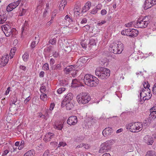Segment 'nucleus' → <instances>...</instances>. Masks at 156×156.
Instances as JSON below:
<instances>
[{
  "mask_svg": "<svg viewBox=\"0 0 156 156\" xmlns=\"http://www.w3.org/2000/svg\"><path fill=\"white\" fill-rule=\"evenodd\" d=\"M95 75L102 80L106 79L110 76V70L108 69L103 67H99L95 71Z\"/></svg>",
  "mask_w": 156,
  "mask_h": 156,
  "instance_id": "obj_1",
  "label": "nucleus"
},
{
  "mask_svg": "<svg viewBox=\"0 0 156 156\" xmlns=\"http://www.w3.org/2000/svg\"><path fill=\"white\" fill-rule=\"evenodd\" d=\"M42 69L44 70H48L49 69V66L48 63H45L42 67Z\"/></svg>",
  "mask_w": 156,
  "mask_h": 156,
  "instance_id": "obj_45",
  "label": "nucleus"
},
{
  "mask_svg": "<svg viewBox=\"0 0 156 156\" xmlns=\"http://www.w3.org/2000/svg\"><path fill=\"white\" fill-rule=\"evenodd\" d=\"M26 11L27 10L26 9H22V11L19 13V16H23L25 14Z\"/></svg>",
  "mask_w": 156,
  "mask_h": 156,
  "instance_id": "obj_48",
  "label": "nucleus"
},
{
  "mask_svg": "<svg viewBox=\"0 0 156 156\" xmlns=\"http://www.w3.org/2000/svg\"><path fill=\"white\" fill-rule=\"evenodd\" d=\"M29 27V24L28 23V21H25L24 25L22 27V34H23L24 31L26 30L27 29V27Z\"/></svg>",
  "mask_w": 156,
  "mask_h": 156,
  "instance_id": "obj_27",
  "label": "nucleus"
},
{
  "mask_svg": "<svg viewBox=\"0 0 156 156\" xmlns=\"http://www.w3.org/2000/svg\"><path fill=\"white\" fill-rule=\"evenodd\" d=\"M2 29L6 37H9L12 35V37H14L16 34V29L15 28L12 29L10 26L8 24L2 26Z\"/></svg>",
  "mask_w": 156,
  "mask_h": 156,
  "instance_id": "obj_5",
  "label": "nucleus"
},
{
  "mask_svg": "<svg viewBox=\"0 0 156 156\" xmlns=\"http://www.w3.org/2000/svg\"><path fill=\"white\" fill-rule=\"evenodd\" d=\"M133 22H130L127 23L126 24H125V26L126 27H130L132 26L133 24Z\"/></svg>",
  "mask_w": 156,
  "mask_h": 156,
  "instance_id": "obj_56",
  "label": "nucleus"
},
{
  "mask_svg": "<svg viewBox=\"0 0 156 156\" xmlns=\"http://www.w3.org/2000/svg\"><path fill=\"white\" fill-rule=\"evenodd\" d=\"M130 29H126L122 31L121 34L122 35L129 36Z\"/></svg>",
  "mask_w": 156,
  "mask_h": 156,
  "instance_id": "obj_25",
  "label": "nucleus"
},
{
  "mask_svg": "<svg viewBox=\"0 0 156 156\" xmlns=\"http://www.w3.org/2000/svg\"><path fill=\"white\" fill-rule=\"evenodd\" d=\"M83 27H84L83 30L85 31H87L89 30L90 27L89 25H86L85 26H84Z\"/></svg>",
  "mask_w": 156,
  "mask_h": 156,
  "instance_id": "obj_53",
  "label": "nucleus"
},
{
  "mask_svg": "<svg viewBox=\"0 0 156 156\" xmlns=\"http://www.w3.org/2000/svg\"><path fill=\"white\" fill-rule=\"evenodd\" d=\"M7 16L5 14L0 15V24H2L6 20Z\"/></svg>",
  "mask_w": 156,
  "mask_h": 156,
  "instance_id": "obj_24",
  "label": "nucleus"
},
{
  "mask_svg": "<svg viewBox=\"0 0 156 156\" xmlns=\"http://www.w3.org/2000/svg\"><path fill=\"white\" fill-rule=\"evenodd\" d=\"M138 52L136 53V52H135L131 55L133 60L134 61H136L140 57L141 58H143L142 56H139L140 55H141L142 52L140 51H138Z\"/></svg>",
  "mask_w": 156,
  "mask_h": 156,
  "instance_id": "obj_19",
  "label": "nucleus"
},
{
  "mask_svg": "<svg viewBox=\"0 0 156 156\" xmlns=\"http://www.w3.org/2000/svg\"><path fill=\"white\" fill-rule=\"evenodd\" d=\"M37 44H36V41H33L30 45V47L31 49H33L37 45Z\"/></svg>",
  "mask_w": 156,
  "mask_h": 156,
  "instance_id": "obj_51",
  "label": "nucleus"
},
{
  "mask_svg": "<svg viewBox=\"0 0 156 156\" xmlns=\"http://www.w3.org/2000/svg\"><path fill=\"white\" fill-rule=\"evenodd\" d=\"M115 94L119 98H120L122 97V94L121 93H120L119 91H116L115 92Z\"/></svg>",
  "mask_w": 156,
  "mask_h": 156,
  "instance_id": "obj_57",
  "label": "nucleus"
},
{
  "mask_svg": "<svg viewBox=\"0 0 156 156\" xmlns=\"http://www.w3.org/2000/svg\"><path fill=\"white\" fill-rule=\"evenodd\" d=\"M73 98V95L71 93H69L64 96V100L62 102L65 103V102H70L72 101L71 100Z\"/></svg>",
  "mask_w": 156,
  "mask_h": 156,
  "instance_id": "obj_15",
  "label": "nucleus"
},
{
  "mask_svg": "<svg viewBox=\"0 0 156 156\" xmlns=\"http://www.w3.org/2000/svg\"><path fill=\"white\" fill-rule=\"evenodd\" d=\"M1 62L4 66L8 62V58L5 56H3L1 59Z\"/></svg>",
  "mask_w": 156,
  "mask_h": 156,
  "instance_id": "obj_31",
  "label": "nucleus"
},
{
  "mask_svg": "<svg viewBox=\"0 0 156 156\" xmlns=\"http://www.w3.org/2000/svg\"><path fill=\"white\" fill-rule=\"evenodd\" d=\"M142 89L140 92L141 103H143L146 100L150 99L152 96L150 89Z\"/></svg>",
  "mask_w": 156,
  "mask_h": 156,
  "instance_id": "obj_6",
  "label": "nucleus"
},
{
  "mask_svg": "<svg viewBox=\"0 0 156 156\" xmlns=\"http://www.w3.org/2000/svg\"><path fill=\"white\" fill-rule=\"evenodd\" d=\"M136 74L137 75V77H139V76H141L143 75V72L141 71H138L136 73Z\"/></svg>",
  "mask_w": 156,
  "mask_h": 156,
  "instance_id": "obj_55",
  "label": "nucleus"
},
{
  "mask_svg": "<svg viewBox=\"0 0 156 156\" xmlns=\"http://www.w3.org/2000/svg\"><path fill=\"white\" fill-rule=\"evenodd\" d=\"M57 12L58 10L57 9H55L53 11L52 13L51 20L50 21H49V24L52 23V21L55 17V16L57 13Z\"/></svg>",
  "mask_w": 156,
  "mask_h": 156,
  "instance_id": "obj_26",
  "label": "nucleus"
},
{
  "mask_svg": "<svg viewBox=\"0 0 156 156\" xmlns=\"http://www.w3.org/2000/svg\"><path fill=\"white\" fill-rule=\"evenodd\" d=\"M113 132V129L111 127H108L104 129L102 132L103 135L106 137H108Z\"/></svg>",
  "mask_w": 156,
  "mask_h": 156,
  "instance_id": "obj_12",
  "label": "nucleus"
},
{
  "mask_svg": "<svg viewBox=\"0 0 156 156\" xmlns=\"http://www.w3.org/2000/svg\"><path fill=\"white\" fill-rule=\"evenodd\" d=\"M13 7H12L11 4H9L7 6L6 10L8 12H10L13 9Z\"/></svg>",
  "mask_w": 156,
  "mask_h": 156,
  "instance_id": "obj_41",
  "label": "nucleus"
},
{
  "mask_svg": "<svg viewBox=\"0 0 156 156\" xmlns=\"http://www.w3.org/2000/svg\"><path fill=\"white\" fill-rule=\"evenodd\" d=\"M106 21L105 20L102 21L101 22L98 23V25L99 26H101L103 24L105 23Z\"/></svg>",
  "mask_w": 156,
  "mask_h": 156,
  "instance_id": "obj_61",
  "label": "nucleus"
},
{
  "mask_svg": "<svg viewBox=\"0 0 156 156\" xmlns=\"http://www.w3.org/2000/svg\"><path fill=\"white\" fill-rule=\"evenodd\" d=\"M47 95L44 93H42L40 95V99L43 101H45L47 99Z\"/></svg>",
  "mask_w": 156,
  "mask_h": 156,
  "instance_id": "obj_39",
  "label": "nucleus"
},
{
  "mask_svg": "<svg viewBox=\"0 0 156 156\" xmlns=\"http://www.w3.org/2000/svg\"><path fill=\"white\" fill-rule=\"evenodd\" d=\"M10 87H8V88H7V90H6V91H5V95H7L9 94V91H10Z\"/></svg>",
  "mask_w": 156,
  "mask_h": 156,
  "instance_id": "obj_62",
  "label": "nucleus"
},
{
  "mask_svg": "<svg viewBox=\"0 0 156 156\" xmlns=\"http://www.w3.org/2000/svg\"><path fill=\"white\" fill-rule=\"evenodd\" d=\"M89 9H88L85 5L82 8L81 12L84 13L88 10Z\"/></svg>",
  "mask_w": 156,
  "mask_h": 156,
  "instance_id": "obj_46",
  "label": "nucleus"
},
{
  "mask_svg": "<svg viewBox=\"0 0 156 156\" xmlns=\"http://www.w3.org/2000/svg\"><path fill=\"white\" fill-rule=\"evenodd\" d=\"M76 100L79 104L85 105L90 101L91 97L87 93L82 92L77 95Z\"/></svg>",
  "mask_w": 156,
  "mask_h": 156,
  "instance_id": "obj_4",
  "label": "nucleus"
},
{
  "mask_svg": "<svg viewBox=\"0 0 156 156\" xmlns=\"http://www.w3.org/2000/svg\"><path fill=\"white\" fill-rule=\"evenodd\" d=\"M77 80L76 79H74L73 80L72 83V86L73 87H77L79 85L77 84Z\"/></svg>",
  "mask_w": 156,
  "mask_h": 156,
  "instance_id": "obj_33",
  "label": "nucleus"
},
{
  "mask_svg": "<svg viewBox=\"0 0 156 156\" xmlns=\"http://www.w3.org/2000/svg\"><path fill=\"white\" fill-rule=\"evenodd\" d=\"M49 151L48 150H47L43 154V156H48Z\"/></svg>",
  "mask_w": 156,
  "mask_h": 156,
  "instance_id": "obj_64",
  "label": "nucleus"
},
{
  "mask_svg": "<svg viewBox=\"0 0 156 156\" xmlns=\"http://www.w3.org/2000/svg\"><path fill=\"white\" fill-rule=\"evenodd\" d=\"M99 83V80L97 78L94 76L89 84V86L91 87H96L97 86Z\"/></svg>",
  "mask_w": 156,
  "mask_h": 156,
  "instance_id": "obj_17",
  "label": "nucleus"
},
{
  "mask_svg": "<svg viewBox=\"0 0 156 156\" xmlns=\"http://www.w3.org/2000/svg\"><path fill=\"white\" fill-rule=\"evenodd\" d=\"M143 86L144 88L142 89H144L147 90L148 89H150L149 87H150V85L147 81H144L143 83Z\"/></svg>",
  "mask_w": 156,
  "mask_h": 156,
  "instance_id": "obj_30",
  "label": "nucleus"
},
{
  "mask_svg": "<svg viewBox=\"0 0 156 156\" xmlns=\"http://www.w3.org/2000/svg\"><path fill=\"white\" fill-rule=\"evenodd\" d=\"M24 142L23 141H21V143L20 144V145L18 147V149L19 150H21L22 148H23L24 147Z\"/></svg>",
  "mask_w": 156,
  "mask_h": 156,
  "instance_id": "obj_47",
  "label": "nucleus"
},
{
  "mask_svg": "<svg viewBox=\"0 0 156 156\" xmlns=\"http://www.w3.org/2000/svg\"><path fill=\"white\" fill-rule=\"evenodd\" d=\"M34 151L33 150H30L25 153L23 156H34Z\"/></svg>",
  "mask_w": 156,
  "mask_h": 156,
  "instance_id": "obj_32",
  "label": "nucleus"
},
{
  "mask_svg": "<svg viewBox=\"0 0 156 156\" xmlns=\"http://www.w3.org/2000/svg\"><path fill=\"white\" fill-rule=\"evenodd\" d=\"M67 145L66 143L65 142L63 141L60 142L58 145V147H64L66 146Z\"/></svg>",
  "mask_w": 156,
  "mask_h": 156,
  "instance_id": "obj_43",
  "label": "nucleus"
},
{
  "mask_svg": "<svg viewBox=\"0 0 156 156\" xmlns=\"http://www.w3.org/2000/svg\"><path fill=\"white\" fill-rule=\"evenodd\" d=\"M107 11L105 9H102L101 11V14L102 16L106 15L107 13Z\"/></svg>",
  "mask_w": 156,
  "mask_h": 156,
  "instance_id": "obj_58",
  "label": "nucleus"
},
{
  "mask_svg": "<svg viewBox=\"0 0 156 156\" xmlns=\"http://www.w3.org/2000/svg\"><path fill=\"white\" fill-rule=\"evenodd\" d=\"M85 5L90 9L91 6V3L90 2L88 1L85 3Z\"/></svg>",
  "mask_w": 156,
  "mask_h": 156,
  "instance_id": "obj_50",
  "label": "nucleus"
},
{
  "mask_svg": "<svg viewBox=\"0 0 156 156\" xmlns=\"http://www.w3.org/2000/svg\"><path fill=\"white\" fill-rule=\"evenodd\" d=\"M146 156H156V154L154 151H150L147 152Z\"/></svg>",
  "mask_w": 156,
  "mask_h": 156,
  "instance_id": "obj_36",
  "label": "nucleus"
},
{
  "mask_svg": "<svg viewBox=\"0 0 156 156\" xmlns=\"http://www.w3.org/2000/svg\"><path fill=\"white\" fill-rule=\"evenodd\" d=\"M73 11L74 12V17H77L80 15L81 12V8L80 6H76L74 8Z\"/></svg>",
  "mask_w": 156,
  "mask_h": 156,
  "instance_id": "obj_18",
  "label": "nucleus"
},
{
  "mask_svg": "<svg viewBox=\"0 0 156 156\" xmlns=\"http://www.w3.org/2000/svg\"><path fill=\"white\" fill-rule=\"evenodd\" d=\"M152 91L154 94H156V83L153 85L152 87Z\"/></svg>",
  "mask_w": 156,
  "mask_h": 156,
  "instance_id": "obj_49",
  "label": "nucleus"
},
{
  "mask_svg": "<svg viewBox=\"0 0 156 156\" xmlns=\"http://www.w3.org/2000/svg\"><path fill=\"white\" fill-rule=\"evenodd\" d=\"M124 48L123 44L120 41L117 43L113 42L109 45V50L111 52L115 54H121Z\"/></svg>",
  "mask_w": 156,
  "mask_h": 156,
  "instance_id": "obj_3",
  "label": "nucleus"
},
{
  "mask_svg": "<svg viewBox=\"0 0 156 156\" xmlns=\"http://www.w3.org/2000/svg\"><path fill=\"white\" fill-rule=\"evenodd\" d=\"M54 127L56 129L61 130L63 128V123L60 121H56L53 125Z\"/></svg>",
  "mask_w": 156,
  "mask_h": 156,
  "instance_id": "obj_20",
  "label": "nucleus"
},
{
  "mask_svg": "<svg viewBox=\"0 0 156 156\" xmlns=\"http://www.w3.org/2000/svg\"><path fill=\"white\" fill-rule=\"evenodd\" d=\"M57 143L56 142H51L50 143V144L51 145L53 146V147H56L57 146Z\"/></svg>",
  "mask_w": 156,
  "mask_h": 156,
  "instance_id": "obj_60",
  "label": "nucleus"
},
{
  "mask_svg": "<svg viewBox=\"0 0 156 156\" xmlns=\"http://www.w3.org/2000/svg\"><path fill=\"white\" fill-rule=\"evenodd\" d=\"M143 124L141 122H135L127 124L126 125L127 130L132 133H137L143 129Z\"/></svg>",
  "mask_w": 156,
  "mask_h": 156,
  "instance_id": "obj_2",
  "label": "nucleus"
},
{
  "mask_svg": "<svg viewBox=\"0 0 156 156\" xmlns=\"http://www.w3.org/2000/svg\"><path fill=\"white\" fill-rule=\"evenodd\" d=\"M21 0H18L16 2H13L11 4V5L13 7V9L16 8L17 6L19 5Z\"/></svg>",
  "mask_w": 156,
  "mask_h": 156,
  "instance_id": "obj_28",
  "label": "nucleus"
},
{
  "mask_svg": "<svg viewBox=\"0 0 156 156\" xmlns=\"http://www.w3.org/2000/svg\"><path fill=\"white\" fill-rule=\"evenodd\" d=\"M56 42V39L55 38H54L49 41V43L51 44L52 45L55 44Z\"/></svg>",
  "mask_w": 156,
  "mask_h": 156,
  "instance_id": "obj_44",
  "label": "nucleus"
},
{
  "mask_svg": "<svg viewBox=\"0 0 156 156\" xmlns=\"http://www.w3.org/2000/svg\"><path fill=\"white\" fill-rule=\"evenodd\" d=\"M149 23L148 16H145L143 18L142 20L138 19L135 26L136 27L145 28L147 27Z\"/></svg>",
  "mask_w": 156,
  "mask_h": 156,
  "instance_id": "obj_7",
  "label": "nucleus"
},
{
  "mask_svg": "<svg viewBox=\"0 0 156 156\" xmlns=\"http://www.w3.org/2000/svg\"><path fill=\"white\" fill-rule=\"evenodd\" d=\"M65 20L66 21H68L70 23L73 22V19L70 17L68 15H66L65 17Z\"/></svg>",
  "mask_w": 156,
  "mask_h": 156,
  "instance_id": "obj_40",
  "label": "nucleus"
},
{
  "mask_svg": "<svg viewBox=\"0 0 156 156\" xmlns=\"http://www.w3.org/2000/svg\"><path fill=\"white\" fill-rule=\"evenodd\" d=\"M93 76L89 74L85 75L83 79L84 82L85 84L89 86Z\"/></svg>",
  "mask_w": 156,
  "mask_h": 156,
  "instance_id": "obj_14",
  "label": "nucleus"
},
{
  "mask_svg": "<svg viewBox=\"0 0 156 156\" xmlns=\"http://www.w3.org/2000/svg\"><path fill=\"white\" fill-rule=\"evenodd\" d=\"M113 143L112 140H108L101 145L99 151L100 153H103L108 152L111 149V146Z\"/></svg>",
  "mask_w": 156,
  "mask_h": 156,
  "instance_id": "obj_8",
  "label": "nucleus"
},
{
  "mask_svg": "<svg viewBox=\"0 0 156 156\" xmlns=\"http://www.w3.org/2000/svg\"><path fill=\"white\" fill-rule=\"evenodd\" d=\"M55 106V105L54 103H51L50 105V108H49V110H52L53 109L54 107Z\"/></svg>",
  "mask_w": 156,
  "mask_h": 156,
  "instance_id": "obj_54",
  "label": "nucleus"
},
{
  "mask_svg": "<svg viewBox=\"0 0 156 156\" xmlns=\"http://www.w3.org/2000/svg\"><path fill=\"white\" fill-rule=\"evenodd\" d=\"M155 4L156 0H146L143 5V8L144 10H146Z\"/></svg>",
  "mask_w": 156,
  "mask_h": 156,
  "instance_id": "obj_9",
  "label": "nucleus"
},
{
  "mask_svg": "<svg viewBox=\"0 0 156 156\" xmlns=\"http://www.w3.org/2000/svg\"><path fill=\"white\" fill-rule=\"evenodd\" d=\"M98 6H97V7H95L91 11V14H95L97 12L98 10Z\"/></svg>",
  "mask_w": 156,
  "mask_h": 156,
  "instance_id": "obj_38",
  "label": "nucleus"
},
{
  "mask_svg": "<svg viewBox=\"0 0 156 156\" xmlns=\"http://www.w3.org/2000/svg\"><path fill=\"white\" fill-rule=\"evenodd\" d=\"M37 116L39 117H41V118H44V119H45V118H44L45 117V116L44 115H42V113H38V115Z\"/></svg>",
  "mask_w": 156,
  "mask_h": 156,
  "instance_id": "obj_63",
  "label": "nucleus"
},
{
  "mask_svg": "<svg viewBox=\"0 0 156 156\" xmlns=\"http://www.w3.org/2000/svg\"><path fill=\"white\" fill-rule=\"evenodd\" d=\"M76 66L75 65H70L66 67L64 70V72L66 74L69 73L71 71L75 69Z\"/></svg>",
  "mask_w": 156,
  "mask_h": 156,
  "instance_id": "obj_21",
  "label": "nucleus"
},
{
  "mask_svg": "<svg viewBox=\"0 0 156 156\" xmlns=\"http://www.w3.org/2000/svg\"><path fill=\"white\" fill-rule=\"evenodd\" d=\"M97 42V41L93 38H91L90 39L89 44L90 45H96Z\"/></svg>",
  "mask_w": 156,
  "mask_h": 156,
  "instance_id": "obj_37",
  "label": "nucleus"
},
{
  "mask_svg": "<svg viewBox=\"0 0 156 156\" xmlns=\"http://www.w3.org/2000/svg\"><path fill=\"white\" fill-rule=\"evenodd\" d=\"M77 122V119L76 116H72L69 117L67 120L68 124L71 125H75Z\"/></svg>",
  "mask_w": 156,
  "mask_h": 156,
  "instance_id": "obj_13",
  "label": "nucleus"
},
{
  "mask_svg": "<svg viewBox=\"0 0 156 156\" xmlns=\"http://www.w3.org/2000/svg\"><path fill=\"white\" fill-rule=\"evenodd\" d=\"M143 141L147 144L151 145L154 142V138L149 135H146L143 138Z\"/></svg>",
  "mask_w": 156,
  "mask_h": 156,
  "instance_id": "obj_10",
  "label": "nucleus"
},
{
  "mask_svg": "<svg viewBox=\"0 0 156 156\" xmlns=\"http://www.w3.org/2000/svg\"><path fill=\"white\" fill-rule=\"evenodd\" d=\"M29 54L27 52H25L23 56V58L25 62L27 61L29 58Z\"/></svg>",
  "mask_w": 156,
  "mask_h": 156,
  "instance_id": "obj_34",
  "label": "nucleus"
},
{
  "mask_svg": "<svg viewBox=\"0 0 156 156\" xmlns=\"http://www.w3.org/2000/svg\"><path fill=\"white\" fill-rule=\"evenodd\" d=\"M17 98L15 95H13L11 98L12 103L10 104V105H12L13 104L15 105V103L17 101Z\"/></svg>",
  "mask_w": 156,
  "mask_h": 156,
  "instance_id": "obj_29",
  "label": "nucleus"
},
{
  "mask_svg": "<svg viewBox=\"0 0 156 156\" xmlns=\"http://www.w3.org/2000/svg\"><path fill=\"white\" fill-rule=\"evenodd\" d=\"M30 98H31L30 97V96H29L27 98L24 100V103L26 104H27V102H28L30 100Z\"/></svg>",
  "mask_w": 156,
  "mask_h": 156,
  "instance_id": "obj_59",
  "label": "nucleus"
},
{
  "mask_svg": "<svg viewBox=\"0 0 156 156\" xmlns=\"http://www.w3.org/2000/svg\"><path fill=\"white\" fill-rule=\"evenodd\" d=\"M62 102L61 105L62 106L64 107L65 106H66V108L68 110H70L74 107V104L72 101L70 102H65V103Z\"/></svg>",
  "mask_w": 156,
  "mask_h": 156,
  "instance_id": "obj_16",
  "label": "nucleus"
},
{
  "mask_svg": "<svg viewBox=\"0 0 156 156\" xmlns=\"http://www.w3.org/2000/svg\"><path fill=\"white\" fill-rule=\"evenodd\" d=\"M66 90L64 87H61L59 88L57 90L58 93L59 94H61L63 93Z\"/></svg>",
  "mask_w": 156,
  "mask_h": 156,
  "instance_id": "obj_42",
  "label": "nucleus"
},
{
  "mask_svg": "<svg viewBox=\"0 0 156 156\" xmlns=\"http://www.w3.org/2000/svg\"><path fill=\"white\" fill-rule=\"evenodd\" d=\"M150 110L151 113L149 116L147 120H145L146 122H144V125L146 126L150 124L152 119H154L156 118V112L154 111Z\"/></svg>",
  "mask_w": 156,
  "mask_h": 156,
  "instance_id": "obj_11",
  "label": "nucleus"
},
{
  "mask_svg": "<svg viewBox=\"0 0 156 156\" xmlns=\"http://www.w3.org/2000/svg\"><path fill=\"white\" fill-rule=\"evenodd\" d=\"M16 50V47H13L10 50V55L11 56V58L13 57L12 56L14 55V54L15 53Z\"/></svg>",
  "mask_w": 156,
  "mask_h": 156,
  "instance_id": "obj_35",
  "label": "nucleus"
},
{
  "mask_svg": "<svg viewBox=\"0 0 156 156\" xmlns=\"http://www.w3.org/2000/svg\"><path fill=\"white\" fill-rule=\"evenodd\" d=\"M139 33L138 30L136 29H130L129 37H135Z\"/></svg>",
  "mask_w": 156,
  "mask_h": 156,
  "instance_id": "obj_22",
  "label": "nucleus"
},
{
  "mask_svg": "<svg viewBox=\"0 0 156 156\" xmlns=\"http://www.w3.org/2000/svg\"><path fill=\"white\" fill-rule=\"evenodd\" d=\"M87 20L86 18L83 19L81 21L80 23L81 24H84L87 23Z\"/></svg>",
  "mask_w": 156,
  "mask_h": 156,
  "instance_id": "obj_52",
  "label": "nucleus"
},
{
  "mask_svg": "<svg viewBox=\"0 0 156 156\" xmlns=\"http://www.w3.org/2000/svg\"><path fill=\"white\" fill-rule=\"evenodd\" d=\"M67 4L66 0H62L59 5V8L60 10L64 9L65 5Z\"/></svg>",
  "mask_w": 156,
  "mask_h": 156,
  "instance_id": "obj_23",
  "label": "nucleus"
}]
</instances>
